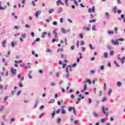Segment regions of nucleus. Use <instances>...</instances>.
<instances>
[{
  "mask_svg": "<svg viewBox=\"0 0 125 125\" xmlns=\"http://www.w3.org/2000/svg\"><path fill=\"white\" fill-rule=\"evenodd\" d=\"M102 111L103 114L105 115L106 117H108V116H109V108H108V107H105L104 106H102Z\"/></svg>",
  "mask_w": 125,
  "mask_h": 125,
  "instance_id": "obj_1",
  "label": "nucleus"
},
{
  "mask_svg": "<svg viewBox=\"0 0 125 125\" xmlns=\"http://www.w3.org/2000/svg\"><path fill=\"white\" fill-rule=\"evenodd\" d=\"M21 37L20 38V41L21 42H24V40H23V39H26V38H27V34H26V33H24L21 34Z\"/></svg>",
  "mask_w": 125,
  "mask_h": 125,
  "instance_id": "obj_2",
  "label": "nucleus"
},
{
  "mask_svg": "<svg viewBox=\"0 0 125 125\" xmlns=\"http://www.w3.org/2000/svg\"><path fill=\"white\" fill-rule=\"evenodd\" d=\"M73 110L74 112V114L75 116H77V114H76V109L75 107H73L72 106H69L68 108V111L69 112H72V110Z\"/></svg>",
  "mask_w": 125,
  "mask_h": 125,
  "instance_id": "obj_3",
  "label": "nucleus"
},
{
  "mask_svg": "<svg viewBox=\"0 0 125 125\" xmlns=\"http://www.w3.org/2000/svg\"><path fill=\"white\" fill-rule=\"evenodd\" d=\"M119 41L118 39H116L115 41L114 40H111V42L112 44H114V45H120V43L118 42Z\"/></svg>",
  "mask_w": 125,
  "mask_h": 125,
  "instance_id": "obj_4",
  "label": "nucleus"
},
{
  "mask_svg": "<svg viewBox=\"0 0 125 125\" xmlns=\"http://www.w3.org/2000/svg\"><path fill=\"white\" fill-rule=\"evenodd\" d=\"M5 9H6V5L2 7V2L0 1V10H5Z\"/></svg>",
  "mask_w": 125,
  "mask_h": 125,
  "instance_id": "obj_5",
  "label": "nucleus"
},
{
  "mask_svg": "<svg viewBox=\"0 0 125 125\" xmlns=\"http://www.w3.org/2000/svg\"><path fill=\"white\" fill-rule=\"evenodd\" d=\"M88 12L89 13H91V12H93V13H95V7L94 6H92V9L89 8L88 9Z\"/></svg>",
  "mask_w": 125,
  "mask_h": 125,
  "instance_id": "obj_6",
  "label": "nucleus"
},
{
  "mask_svg": "<svg viewBox=\"0 0 125 125\" xmlns=\"http://www.w3.org/2000/svg\"><path fill=\"white\" fill-rule=\"evenodd\" d=\"M17 70L14 68H12L11 69V72L12 73V77H14V76H16V72L17 71Z\"/></svg>",
  "mask_w": 125,
  "mask_h": 125,
  "instance_id": "obj_7",
  "label": "nucleus"
},
{
  "mask_svg": "<svg viewBox=\"0 0 125 125\" xmlns=\"http://www.w3.org/2000/svg\"><path fill=\"white\" fill-rule=\"evenodd\" d=\"M66 74L65 75L66 79H69V78H70V74H69V67H66Z\"/></svg>",
  "mask_w": 125,
  "mask_h": 125,
  "instance_id": "obj_8",
  "label": "nucleus"
},
{
  "mask_svg": "<svg viewBox=\"0 0 125 125\" xmlns=\"http://www.w3.org/2000/svg\"><path fill=\"white\" fill-rule=\"evenodd\" d=\"M42 13V11H37L36 14H35V17L36 18H39V16L40 15H41V14Z\"/></svg>",
  "mask_w": 125,
  "mask_h": 125,
  "instance_id": "obj_9",
  "label": "nucleus"
},
{
  "mask_svg": "<svg viewBox=\"0 0 125 125\" xmlns=\"http://www.w3.org/2000/svg\"><path fill=\"white\" fill-rule=\"evenodd\" d=\"M84 83H89V84H91L92 82L91 80L90 79H86L85 81L84 82Z\"/></svg>",
  "mask_w": 125,
  "mask_h": 125,
  "instance_id": "obj_10",
  "label": "nucleus"
},
{
  "mask_svg": "<svg viewBox=\"0 0 125 125\" xmlns=\"http://www.w3.org/2000/svg\"><path fill=\"white\" fill-rule=\"evenodd\" d=\"M1 43L3 47H6V40H4Z\"/></svg>",
  "mask_w": 125,
  "mask_h": 125,
  "instance_id": "obj_11",
  "label": "nucleus"
},
{
  "mask_svg": "<svg viewBox=\"0 0 125 125\" xmlns=\"http://www.w3.org/2000/svg\"><path fill=\"white\" fill-rule=\"evenodd\" d=\"M107 34L109 36H111V35H113L114 34V30H108Z\"/></svg>",
  "mask_w": 125,
  "mask_h": 125,
  "instance_id": "obj_12",
  "label": "nucleus"
},
{
  "mask_svg": "<svg viewBox=\"0 0 125 125\" xmlns=\"http://www.w3.org/2000/svg\"><path fill=\"white\" fill-rule=\"evenodd\" d=\"M86 89H87V84H84V86H83V90H82L81 91V92H83L84 90H86Z\"/></svg>",
  "mask_w": 125,
  "mask_h": 125,
  "instance_id": "obj_13",
  "label": "nucleus"
},
{
  "mask_svg": "<svg viewBox=\"0 0 125 125\" xmlns=\"http://www.w3.org/2000/svg\"><path fill=\"white\" fill-rule=\"evenodd\" d=\"M63 10V8L62 7H59L58 9V13L59 14L60 13H61Z\"/></svg>",
  "mask_w": 125,
  "mask_h": 125,
  "instance_id": "obj_14",
  "label": "nucleus"
},
{
  "mask_svg": "<svg viewBox=\"0 0 125 125\" xmlns=\"http://www.w3.org/2000/svg\"><path fill=\"white\" fill-rule=\"evenodd\" d=\"M57 5H60V4H62V0H58L56 1Z\"/></svg>",
  "mask_w": 125,
  "mask_h": 125,
  "instance_id": "obj_15",
  "label": "nucleus"
},
{
  "mask_svg": "<svg viewBox=\"0 0 125 125\" xmlns=\"http://www.w3.org/2000/svg\"><path fill=\"white\" fill-rule=\"evenodd\" d=\"M46 34H47L46 32H42L41 36L42 38L43 39H44V38H45V35H46Z\"/></svg>",
  "mask_w": 125,
  "mask_h": 125,
  "instance_id": "obj_16",
  "label": "nucleus"
},
{
  "mask_svg": "<svg viewBox=\"0 0 125 125\" xmlns=\"http://www.w3.org/2000/svg\"><path fill=\"white\" fill-rule=\"evenodd\" d=\"M2 85H0V94H2L3 93V90H2Z\"/></svg>",
  "mask_w": 125,
  "mask_h": 125,
  "instance_id": "obj_17",
  "label": "nucleus"
},
{
  "mask_svg": "<svg viewBox=\"0 0 125 125\" xmlns=\"http://www.w3.org/2000/svg\"><path fill=\"white\" fill-rule=\"evenodd\" d=\"M61 31H62V34H66V33H67V31H66V30L64 28H62L61 29Z\"/></svg>",
  "mask_w": 125,
  "mask_h": 125,
  "instance_id": "obj_18",
  "label": "nucleus"
},
{
  "mask_svg": "<svg viewBox=\"0 0 125 125\" xmlns=\"http://www.w3.org/2000/svg\"><path fill=\"white\" fill-rule=\"evenodd\" d=\"M117 9H118V7H117L116 6L113 7V11L114 13H117Z\"/></svg>",
  "mask_w": 125,
  "mask_h": 125,
  "instance_id": "obj_19",
  "label": "nucleus"
},
{
  "mask_svg": "<svg viewBox=\"0 0 125 125\" xmlns=\"http://www.w3.org/2000/svg\"><path fill=\"white\" fill-rule=\"evenodd\" d=\"M57 123L58 124V125L60 124V123H61V118H58L57 119Z\"/></svg>",
  "mask_w": 125,
  "mask_h": 125,
  "instance_id": "obj_20",
  "label": "nucleus"
},
{
  "mask_svg": "<svg viewBox=\"0 0 125 125\" xmlns=\"http://www.w3.org/2000/svg\"><path fill=\"white\" fill-rule=\"evenodd\" d=\"M94 117H95V118H98V114H97V113H96V112H94L93 113Z\"/></svg>",
  "mask_w": 125,
  "mask_h": 125,
  "instance_id": "obj_21",
  "label": "nucleus"
},
{
  "mask_svg": "<svg viewBox=\"0 0 125 125\" xmlns=\"http://www.w3.org/2000/svg\"><path fill=\"white\" fill-rule=\"evenodd\" d=\"M16 93V90H13L11 91V95H12L13 96V95H14V94H15Z\"/></svg>",
  "mask_w": 125,
  "mask_h": 125,
  "instance_id": "obj_22",
  "label": "nucleus"
},
{
  "mask_svg": "<svg viewBox=\"0 0 125 125\" xmlns=\"http://www.w3.org/2000/svg\"><path fill=\"white\" fill-rule=\"evenodd\" d=\"M104 58H108V53L107 52L104 53Z\"/></svg>",
  "mask_w": 125,
  "mask_h": 125,
  "instance_id": "obj_23",
  "label": "nucleus"
},
{
  "mask_svg": "<svg viewBox=\"0 0 125 125\" xmlns=\"http://www.w3.org/2000/svg\"><path fill=\"white\" fill-rule=\"evenodd\" d=\"M2 118L4 122L7 121V119H6V117L5 116V115H3L2 116Z\"/></svg>",
  "mask_w": 125,
  "mask_h": 125,
  "instance_id": "obj_24",
  "label": "nucleus"
},
{
  "mask_svg": "<svg viewBox=\"0 0 125 125\" xmlns=\"http://www.w3.org/2000/svg\"><path fill=\"white\" fill-rule=\"evenodd\" d=\"M92 31H97V29H96L95 25H93L92 26Z\"/></svg>",
  "mask_w": 125,
  "mask_h": 125,
  "instance_id": "obj_25",
  "label": "nucleus"
},
{
  "mask_svg": "<svg viewBox=\"0 0 125 125\" xmlns=\"http://www.w3.org/2000/svg\"><path fill=\"white\" fill-rule=\"evenodd\" d=\"M53 34L55 36V38H57V32L55 30L53 31Z\"/></svg>",
  "mask_w": 125,
  "mask_h": 125,
  "instance_id": "obj_26",
  "label": "nucleus"
},
{
  "mask_svg": "<svg viewBox=\"0 0 125 125\" xmlns=\"http://www.w3.org/2000/svg\"><path fill=\"white\" fill-rule=\"evenodd\" d=\"M107 98H106L105 97H104L103 98V99H102V102H106V101H107Z\"/></svg>",
  "mask_w": 125,
  "mask_h": 125,
  "instance_id": "obj_27",
  "label": "nucleus"
},
{
  "mask_svg": "<svg viewBox=\"0 0 125 125\" xmlns=\"http://www.w3.org/2000/svg\"><path fill=\"white\" fill-rule=\"evenodd\" d=\"M112 89L111 88H110L109 89V91H108V94H107V95L108 96H110V95H111V93L112 92Z\"/></svg>",
  "mask_w": 125,
  "mask_h": 125,
  "instance_id": "obj_28",
  "label": "nucleus"
},
{
  "mask_svg": "<svg viewBox=\"0 0 125 125\" xmlns=\"http://www.w3.org/2000/svg\"><path fill=\"white\" fill-rule=\"evenodd\" d=\"M122 84L121 83V82H117V86L121 87V86H122Z\"/></svg>",
  "mask_w": 125,
  "mask_h": 125,
  "instance_id": "obj_29",
  "label": "nucleus"
},
{
  "mask_svg": "<svg viewBox=\"0 0 125 125\" xmlns=\"http://www.w3.org/2000/svg\"><path fill=\"white\" fill-rule=\"evenodd\" d=\"M101 123H102V124H104V123L106 122V120L105 119V118H103L101 119Z\"/></svg>",
  "mask_w": 125,
  "mask_h": 125,
  "instance_id": "obj_30",
  "label": "nucleus"
},
{
  "mask_svg": "<svg viewBox=\"0 0 125 125\" xmlns=\"http://www.w3.org/2000/svg\"><path fill=\"white\" fill-rule=\"evenodd\" d=\"M114 64H115L116 67H118V68L120 67V65L118 64V63H117V62H116V61H114Z\"/></svg>",
  "mask_w": 125,
  "mask_h": 125,
  "instance_id": "obj_31",
  "label": "nucleus"
},
{
  "mask_svg": "<svg viewBox=\"0 0 125 125\" xmlns=\"http://www.w3.org/2000/svg\"><path fill=\"white\" fill-rule=\"evenodd\" d=\"M54 12V9H50L49 10V13H53Z\"/></svg>",
  "mask_w": 125,
  "mask_h": 125,
  "instance_id": "obj_32",
  "label": "nucleus"
},
{
  "mask_svg": "<svg viewBox=\"0 0 125 125\" xmlns=\"http://www.w3.org/2000/svg\"><path fill=\"white\" fill-rule=\"evenodd\" d=\"M83 30H86L87 31H89V30H90L89 27H86L85 26H84L83 27Z\"/></svg>",
  "mask_w": 125,
  "mask_h": 125,
  "instance_id": "obj_33",
  "label": "nucleus"
},
{
  "mask_svg": "<svg viewBox=\"0 0 125 125\" xmlns=\"http://www.w3.org/2000/svg\"><path fill=\"white\" fill-rule=\"evenodd\" d=\"M62 114H66V110H65V109L62 108Z\"/></svg>",
  "mask_w": 125,
  "mask_h": 125,
  "instance_id": "obj_34",
  "label": "nucleus"
},
{
  "mask_svg": "<svg viewBox=\"0 0 125 125\" xmlns=\"http://www.w3.org/2000/svg\"><path fill=\"white\" fill-rule=\"evenodd\" d=\"M50 85L51 86H55V85H56V83L52 82L51 83Z\"/></svg>",
  "mask_w": 125,
  "mask_h": 125,
  "instance_id": "obj_35",
  "label": "nucleus"
},
{
  "mask_svg": "<svg viewBox=\"0 0 125 125\" xmlns=\"http://www.w3.org/2000/svg\"><path fill=\"white\" fill-rule=\"evenodd\" d=\"M55 116V111H54L52 113V116L51 118L53 119L54 118V116Z\"/></svg>",
  "mask_w": 125,
  "mask_h": 125,
  "instance_id": "obj_36",
  "label": "nucleus"
},
{
  "mask_svg": "<svg viewBox=\"0 0 125 125\" xmlns=\"http://www.w3.org/2000/svg\"><path fill=\"white\" fill-rule=\"evenodd\" d=\"M60 51H61L62 52H63V49H60L59 48L57 50V52L59 53V52H60Z\"/></svg>",
  "mask_w": 125,
  "mask_h": 125,
  "instance_id": "obj_37",
  "label": "nucleus"
},
{
  "mask_svg": "<svg viewBox=\"0 0 125 125\" xmlns=\"http://www.w3.org/2000/svg\"><path fill=\"white\" fill-rule=\"evenodd\" d=\"M79 37L80 38V39H83V35L82 34H80L79 35Z\"/></svg>",
  "mask_w": 125,
  "mask_h": 125,
  "instance_id": "obj_38",
  "label": "nucleus"
},
{
  "mask_svg": "<svg viewBox=\"0 0 125 125\" xmlns=\"http://www.w3.org/2000/svg\"><path fill=\"white\" fill-rule=\"evenodd\" d=\"M46 35H47V38H50V37H51V35L50 32H47Z\"/></svg>",
  "mask_w": 125,
  "mask_h": 125,
  "instance_id": "obj_39",
  "label": "nucleus"
},
{
  "mask_svg": "<svg viewBox=\"0 0 125 125\" xmlns=\"http://www.w3.org/2000/svg\"><path fill=\"white\" fill-rule=\"evenodd\" d=\"M106 83H104V91H105L106 90Z\"/></svg>",
  "mask_w": 125,
  "mask_h": 125,
  "instance_id": "obj_40",
  "label": "nucleus"
},
{
  "mask_svg": "<svg viewBox=\"0 0 125 125\" xmlns=\"http://www.w3.org/2000/svg\"><path fill=\"white\" fill-rule=\"evenodd\" d=\"M20 87H23V85L22 84V82H20L19 84Z\"/></svg>",
  "mask_w": 125,
  "mask_h": 125,
  "instance_id": "obj_41",
  "label": "nucleus"
},
{
  "mask_svg": "<svg viewBox=\"0 0 125 125\" xmlns=\"http://www.w3.org/2000/svg\"><path fill=\"white\" fill-rule=\"evenodd\" d=\"M8 99V97H7V96L5 97V98L4 99V103H6V100Z\"/></svg>",
  "mask_w": 125,
  "mask_h": 125,
  "instance_id": "obj_42",
  "label": "nucleus"
},
{
  "mask_svg": "<svg viewBox=\"0 0 125 125\" xmlns=\"http://www.w3.org/2000/svg\"><path fill=\"white\" fill-rule=\"evenodd\" d=\"M67 68H68V70H69L70 72H72V68H72V66L69 65V66H68Z\"/></svg>",
  "mask_w": 125,
  "mask_h": 125,
  "instance_id": "obj_43",
  "label": "nucleus"
},
{
  "mask_svg": "<svg viewBox=\"0 0 125 125\" xmlns=\"http://www.w3.org/2000/svg\"><path fill=\"white\" fill-rule=\"evenodd\" d=\"M6 32L5 31V30H3L1 32V35H5Z\"/></svg>",
  "mask_w": 125,
  "mask_h": 125,
  "instance_id": "obj_44",
  "label": "nucleus"
},
{
  "mask_svg": "<svg viewBox=\"0 0 125 125\" xmlns=\"http://www.w3.org/2000/svg\"><path fill=\"white\" fill-rule=\"evenodd\" d=\"M104 68H105V66L104 65H102L100 66L101 70H104Z\"/></svg>",
  "mask_w": 125,
  "mask_h": 125,
  "instance_id": "obj_45",
  "label": "nucleus"
},
{
  "mask_svg": "<svg viewBox=\"0 0 125 125\" xmlns=\"http://www.w3.org/2000/svg\"><path fill=\"white\" fill-rule=\"evenodd\" d=\"M9 55H10V51H8V54L6 55V57H9Z\"/></svg>",
  "mask_w": 125,
  "mask_h": 125,
  "instance_id": "obj_46",
  "label": "nucleus"
},
{
  "mask_svg": "<svg viewBox=\"0 0 125 125\" xmlns=\"http://www.w3.org/2000/svg\"><path fill=\"white\" fill-rule=\"evenodd\" d=\"M88 102L89 104H91V103L92 102V100H91V98L88 99Z\"/></svg>",
  "mask_w": 125,
  "mask_h": 125,
  "instance_id": "obj_47",
  "label": "nucleus"
},
{
  "mask_svg": "<svg viewBox=\"0 0 125 125\" xmlns=\"http://www.w3.org/2000/svg\"><path fill=\"white\" fill-rule=\"evenodd\" d=\"M80 43H81V45H84V41H81V42H80Z\"/></svg>",
  "mask_w": 125,
  "mask_h": 125,
  "instance_id": "obj_48",
  "label": "nucleus"
},
{
  "mask_svg": "<svg viewBox=\"0 0 125 125\" xmlns=\"http://www.w3.org/2000/svg\"><path fill=\"white\" fill-rule=\"evenodd\" d=\"M21 77H22V74H19L18 76V78L20 80L21 79Z\"/></svg>",
  "mask_w": 125,
  "mask_h": 125,
  "instance_id": "obj_49",
  "label": "nucleus"
},
{
  "mask_svg": "<svg viewBox=\"0 0 125 125\" xmlns=\"http://www.w3.org/2000/svg\"><path fill=\"white\" fill-rule=\"evenodd\" d=\"M110 54L111 55V56H113V55H114V51L111 50L110 52Z\"/></svg>",
  "mask_w": 125,
  "mask_h": 125,
  "instance_id": "obj_50",
  "label": "nucleus"
},
{
  "mask_svg": "<svg viewBox=\"0 0 125 125\" xmlns=\"http://www.w3.org/2000/svg\"><path fill=\"white\" fill-rule=\"evenodd\" d=\"M81 98H78V101L77 102H76V104H79V103H80V101H81Z\"/></svg>",
  "mask_w": 125,
  "mask_h": 125,
  "instance_id": "obj_51",
  "label": "nucleus"
},
{
  "mask_svg": "<svg viewBox=\"0 0 125 125\" xmlns=\"http://www.w3.org/2000/svg\"><path fill=\"white\" fill-rule=\"evenodd\" d=\"M31 36L32 37V38H34V37H35V33L34 32H31Z\"/></svg>",
  "mask_w": 125,
  "mask_h": 125,
  "instance_id": "obj_52",
  "label": "nucleus"
},
{
  "mask_svg": "<svg viewBox=\"0 0 125 125\" xmlns=\"http://www.w3.org/2000/svg\"><path fill=\"white\" fill-rule=\"evenodd\" d=\"M96 20H93L92 21H89L90 23H93L94 22H96Z\"/></svg>",
  "mask_w": 125,
  "mask_h": 125,
  "instance_id": "obj_53",
  "label": "nucleus"
},
{
  "mask_svg": "<svg viewBox=\"0 0 125 125\" xmlns=\"http://www.w3.org/2000/svg\"><path fill=\"white\" fill-rule=\"evenodd\" d=\"M15 63H22V61H20L19 62H17V61H14Z\"/></svg>",
  "mask_w": 125,
  "mask_h": 125,
  "instance_id": "obj_54",
  "label": "nucleus"
},
{
  "mask_svg": "<svg viewBox=\"0 0 125 125\" xmlns=\"http://www.w3.org/2000/svg\"><path fill=\"white\" fill-rule=\"evenodd\" d=\"M54 99H52L50 102H49V103H54Z\"/></svg>",
  "mask_w": 125,
  "mask_h": 125,
  "instance_id": "obj_55",
  "label": "nucleus"
},
{
  "mask_svg": "<svg viewBox=\"0 0 125 125\" xmlns=\"http://www.w3.org/2000/svg\"><path fill=\"white\" fill-rule=\"evenodd\" d=\"M121 3H122L121 0H117V4H121Z\"/></svg>",
  "mask_w": 125,
  "mask_h": 125,
  "instance_id": "obj_56",
  "label": "nucleus"
},
{
  "mask_svg": "<svg viewBox=\"0 0 125 125\" xmlns=\"http://www.w3.org/2000/svg\"><path fill=\"white\" fill-rule=\"evenodd\" d=\"M46 52H50V51H51V50H50V49L47 48L46 50Z\"/></svg>",
  "mask_w": 125,
  "mask_h": 125,
  "instance_id": "obj_57",
  "label": "nucleus"
},
{
  "mask_svg": "<svg viewBox=\"0 0 125 125\" xmlns=\"http://www.w3.org/2000/svg\"><path fill=\"white\" fill-rule=\"evenodd\" d=\"M70 98L71 99H74V98H75V95H71V96H70Z\"/></svg>",
  "mask_w": 125,
  "mask_h": 125,
  "instance_id": "obj_58",
  "label": "nucleus"
},
{
  "mask_svg": "<svg viewBox=\"0 0 125 125\" xmlns=\"http://www.w3.org/2000/svg\"><path fill=\"white\" fill-rule=\"evenodd\" d=\"M82 51H85V47H82L81 48Z\"/></svg>",
  "mask_w": 125,
  "mask_h": 125,
  "instance_id": "obj_59",
  "label": "nucleus"
},
{
  "mask_svg": "<svg viewBox=\"0 0 125 125\" xmlns=\"http://www.w3.org/2000/svg\"><path fill=\"white\" fill-rule=\"evenodd\" d=\"M63 22H64V20H63V18H61L60 19V22L63 23Z\"/></svg>",
  "mask_w": 125,
  "mask_h": 125,
  "instance_id": "obj_60",
  "label": "nucleus"
},
{
  "mask_svg": "<svg viewBox=\"0 0 125 125\" xmlns=\"http://www.w3.org/2000/svg\"><path fill=\"white\" fill-rule=\"evenodd\" d=\"M89 47L91 49H93V47L92 46V44H89Z\"/></svg>",
  "mask_w": 125,
  "mask_h": 125,
  "instance_id": "obj_61",
  "label": "nucleus"
},
{
  "mask_svg": "<svg viewBox=\"0 0 125 125\" xmlns=\"http://www.w3.org/2000/svg\"><path fill=\"white\" fill-rule=\"evenodd\" d=\"M15 119L14 118H12L11 119V122H15Z\"/></svg>",
  "mask_w": 125,
  "mask_h": 125,
  "instance_id": "obj_62",
  "label": "nucleus"
},
{
  "mask_svg": "<svg viewBox=\"0 0 125 125\" xmlns=\"http://www.w3.org/2000/svg\"><path fill=\"white\" fill-rule=\"evenodd\" d=\"M90 73L91 74H94V73H95V70H91Z\"/></svg>",
  "mask_w": 125,
  "mask_h": 125,
  "instance_id": "obj_63",
  "label": "nucleus"
},
{
  "mask_svg": "<svg viewBox=\"0 0 125 125\" xmlns=\"http://www.w3.org/2000/svg\"><path fill=\"white\" fill-rule=\"evenodd\" d=\"M55 98H58V94H55Z\"/></svg>",
  "mask_w": 125,
  "mask_h": 125,
  "instance_id": "obj_64",
  "label": "nucleus"
}]
</instances>
